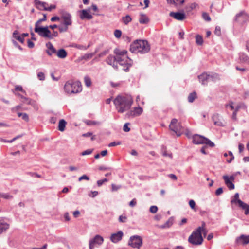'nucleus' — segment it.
I'll return each mask as SVG.
<instances>
[{
    "label": "nucleus",
    "mask_w": 249,
    "mask_h": 249,
    "mask_svg": "<svg viewBox=\"0 0 249 249\" xmlns=\"http://www.w3.org/2000/svg\"><path fill=\"white\" fill-rule=\"evenodd\" d=\"M113 103L118 112L123 113L131 108L133 100L132 96L128 94L118 95L114 100Z\"/></svg>",
    "instance_id": "1"
},
{
    "label": "nucleus",
    "mask_w": 249,
    "mask_h": 249,
    "mask_svg": "<svg viewBox=\"0 0 249 249\" xmlns=\"http://www.w3.org/2000/svg\"><path fill=\"white\" fill-rule=\"evenodd\" d=\"M150 46L147 41L142 40H137L130 45V50L132 53H145L150 50Z\"/></svg>",
    "instance_id": "2"
},
{
    "label": "nucleus",
    "mask_w": 249,
    "mask_h": 249,
    "mask_svg": "<svg viewBox=\"0 0 249 249\" xmlns=\"http://www.w3.org/2000/svg\"><path fill=\"white\" fill-rule=\"evenodd\" d=\"M64 89L67 94H76L80 92L82 90V86L80 81L71 80L65 83Z\"/></svg>",
    "instance_id": "3"
},
{
    "label": "nucleus",
    "mask_w": 249,
    "mask_h": 249,
    "mask_svg": "<svg viewBox=\"0 0 249 249\" xmlns=\"http://www.w3.org/2000/svg\"><path fill=\"white\" fill-rule=\"evenodd\" d=\"M202 227H198L196 231H194L188 238V242L191 244L195 246L202 244L203 239L201 234Z\"/></svg>",
    "instance_id": "4"
},
{
    "label": "nucleus",
    "mask_w": 249,
    "mask_h": 249,
    "mask_svg": "<svg viewBox=\"0 0 249 249\" xmlns=\"http://www.w3.org/2000/svg\"><path fill=\"white\" fill-rule=\"evenodd\" d=\"M192 139L193 142L195 144H206L211 147L215 145L214 143L208 138L200 135H194Z\"/></svg>",
    "instance_id": "5"
},
{
    "label": "nucleus",
    "mask_w": 249,
    "mask_h": 249,
    "mask_svg": "<svg viewBox=\"0 0 249 249\" xmlns=\"http://www.w3.org/2000/svg\"><path fill=\"white\" fill-rule=\"evenodd\" d=\"M34 30L41 37L52 39V37L51 36V31L49 30L48 26L42 27L35 24Z\"/></svg>",
    "instance_id": "6"
},
{
    "label": "nucleus",
    "mask_w": 249,
    "mask_h": 249,
    "mask_svg": "<svg viewBox=\"0 0 249 249\" xmlns=\"http://www.w3.org/2000/svg\"><path fill=\"white\" fill-rule=\"evenodd\" d=\"M117 63L123 67V70L126 72L129 70V68L132 66L133 61L128 57L125 58L117 56Z\"/></svg>",
    "instance_id": "7"
},
{
    "label": "nucleus",
    "mask_w": 249,
    "mask_h": 249,
    "mask_svg": "<svg viewBox=\"0 0 249 249\" xmlns=\"http://www.w3.org/2000/svg\"><path fill=\"white\" fill-rule=\"evenodd\" d=\"M200 82L202 85H207L210 81H215L219 79V75L217 74H208L207 73H203L198 76Z\"/></svg>",
    "instance_id": "8"
},
{
    "label": "nucleus",
    "mask_w": 249,
    "mask_h": 249,
    "mask_svg": "<svg viewBox=\"0 0 249 249\" xmlns=\"http://www.w3.org/2000/svg\"><path fill=\"white\" fill-rule=\"evenodd\" d=\"M169 128L174 132L178 137L180 136L183 131V127L180 123H178V120L175 118L171 120Z\"/></svg>",
    "instance_id": "9"
},
{
    "label": "nucleus",
    "mask_w": 249,
    "mask_h": 249,
    "mask_svg": "<svg viewBox=\"0 0 249 249\" xmlns=\"http://www.w3.org/2000/svg\"><path fill=\"white\" fill-rule=\"evenodd\" d=\"M142 244V239L139 235H133L130 237L128 241V245L133 248L139 249Z\"/></svg>",
    "instance_id": "10"
},
{
    "label": "nucleus",
    "mask_w": 249,
    "mask_h": 249,
    "mask_svg": "<svg viewBox=\"0 0 249 249\" xmlns=\"http://www.w3.org/2000/svg\"><path fill=\"white\" fill-rule=\"evenodd\" d=\"M143 109L140 107H134L129 110L125 114V116L129 118H132L140 116L142 114Z\"/></svg>",
    "instance_id": "11"
},
{
    "label": "nucleus",
    "mask_w": 249,
    "mask_h": 249,
    "mask_svg": "<svg viewBox=\"0 0 249 249\" xmlns=\"http://www.w3.org/2000/svg\"><path fill=\"white\" fill-rule=\"evenodd\" d=\"M248 18L249 15L245 11H241L236 15L234 20L236 22H245L248 20Z\"/></svg>",
    "instance_id": "12"
},
{
    "label": "nucleus",
    "mask_w": 249,
    "mask_h": 249,
    "mask_svg": "<svg viewBox=\"0 0 249 249\" xmlns=\"http://www.w3.org/2000/svg\"><path fill=\"white\" fill-rule=\"evenodd\" d=\"M104 241L103 238L99 235H96L89 243V249H93L95 244L101 245Z\"/></svg>",
    "instance_id": "13"
},
{
    "label": "nucleus",
    "mask_w": 249,
    "mask_h": 249,
    "mask_svg": "<svg viewBox=\"0 0 249 249\" xmlns=\"http://www.w3.org/2000/svg\"><path fill=\"white\" fill-rule=\"evenodd\" d=\"M71 18V15L69 13L63 12L61 16V18L63 20V25L68 26L71 25L72 24Z\"/></svg>",
    "instance_id": "14"
},
{
    "label": "nucleus",
    "mask_w": 249,
    "mask_h": 249,
    "mask_svg": "<svg viewBox=\"0 0 249 249\" xmlns=\"http://www.w3.org/2000/svg\"><path fill=\"white\" fill-rule=\"evenodd\" d=\"M169 16L171 17L174 18L175 19L182 21L185 19L186 15L185 13L182 12H171L169 13Z\"/></svg>",
    "instance_id": "15"
},
{
    "label": "nucleus",
    "mask_w": 249,
    "mask_h": 249,
    "mask_svg": "<svg viewBox=\"0 0 249 249\" xmlns=\"http://www.w3.org/2000/svg\"><path fill=\"white\" fill-rule=\"evenodd\" d=\"M123 236V232L122 231H119L116 233L111 234L110 239L113 243H117L120 241Z\"/></svg>",
    "instance_id": "16"
},
{
    "label": "nucleus",
    "mask_w": 249,
    "mask_h": 249,
    "mask_svg": "<svg viewBox=\"0 0 249 249\" xmlns=\"http://www.w3.org/2000/svg\"><path fill=\"white\" fill-rule=\"evenodd\" d=\"M107 63L109 65L112 66L113 68L117 69V56H114L112 55H109L106 59Z\"/></svg>",
    "instance_id": "17"
},
{
    "label": "nucleus",
    "mask_w": 249,
    "mask_h": 249,
    "mask_svg": "<svg viewBox=\"0 0 249 249\" xmlns=\"http://www.w3.org/2000/svg\"><path fill=\"white\" fill-rule=\"evenodd\" d=\"M236 242L238 244L245 245L249 243V235H241L236 238Z\"/></svg>",
    "instance_id": "18"
},
{
    "label": "nucleus",
    "mask_w": 249,
    "mask_h": 249,
    "mask_svg": "<svg viewBox=\"0 0 249 249\" xmlns=\"http://www.w3.org/2000/svg\"><path fill=\"white\" fill-rule=\"evenodd\" d=\"M34 3L36 8L40 10H46L48 4L45 2H42L39 0H35Z\"/></svg>",
    "instance_id": "19"
},
{
    "label": "nucleus",
    "mask_w": 249,
    "mask_h": 249,
    "mask_svg": "<svg viewBox=\"0 0 249 249\" xmlns=\"http://www.w3.org/2000/svg\"><path fill=\"white\" fill-rule=\"evenodd\" d=\"M46 46L47 48V50H46V53L49 55L51 56L53 54L55 53H56V51L52 43L50 42H49L46 44Z\"/></svg>",
    "instance_id": "20"
},
{
    "label": "nucleus",
    "mask_w": 249,
    "mask_h": 249,
    "mask_svg": "<svg viewBox=\"0 0 249 249\" xmlns=\"http://www.w3.org/2000/svg\"><path fill=\"white\" fill-rule=\"evenodd\" d=\"M80 18L82 20L85 19L89 20L92 19L93 17L87 10L84 9L81 11Z\"/></svg>",
    "instance_id": "21"
},
{
    "label": "nucleus",
    "mask_w": 249,
    "mask_h": 249,
    "mask_svg": "<svg viewBox=\"0 0 249 249\" xmlns=\"http://www.w3.org/2000/svg\"><path fill=\"white\" fill-rule=\"evenodd\" d=\"M223 178L225 181V184L230 190H233L234 189V185L231 181L230 180L229 177L227 175L223 176Z\"/></svg>",
    "instance_id": "22"
},
{
    "label": "nucleus",
    "mask_w": 249,
    "mask_h": 249,
    "mask_svg": "<svg viewBox=\"0 0 249 249\" xmlns=\"http://www.w3.org/2000/svg\"><path fill=\"white\" fill-rule=\"evenodd\" d=\"M219 116V115L218 114H214L213 116L212 119L213 121L214 124L219 126H224V124L220 120L218 119Z\"/></svg>",
    "instance_id": "23"
},
{
    "label": "nucleus",
    "mask_w": 249,
    "mask_h": 249,
    "mask_svg": "<svg viewBox=\"0 0 249 249\" xmlns=\"http://www.w3.org/2000/svg\"><path fill=\"white\" fill-rule=\"evenodd\" d=\"M9 227V225L3 219L0 220V234L7 230Z\"/></svg>",
    "instance_id": "24"
},
{
    "label": "nucleus",
    "mask_w": 249,
    "mask_h": 249,
    "mask_svg": "<svg viewBox=\"0 0 249 249\" xmlns=\"http://www.w3.org/2000/svg\"><path fill=\"white\" fill-rule=\"evenodd\" d=\"M12 36L16 40L19 41L21 43L23 44L24 42V38L22 37L21 35H19V32L18 30H15L13 33Z\"/></svg>",
    "instance_id": "25"
},
{
    "label": "nucleus",
    "mask_w": 249,
    "mask_h": 249,
    "mask_svg": "<svg viewBox=\"0 0 249 249\" xmlns=\"http://www.w3.org/2000/svg\"><path fill=\"white\" fill-rule=\"evenodd\" d=\"M240 203L238 204L239 206L241 207L243 210H245V214L246 215L249 214V205L242 201H239Z\"/></svg>",
    "instance_id": "26"
},
{
    "label": "nucleus",
    "mask_w": 249,
    "mask_h": 249,
    "mask_svg": "<svg viewBox=\"0 0 249 249\" xmlns=\"http://www.w3.org/2000/svg\"><path fill=\"white\" fill-rule=\"evenodd\" d=\"M149 21L147 16L144 14H141L139 21L141 24H146Z\"/></svg>",
    "instance_id": "27"
},
{
    "label": "nucleus",
    "mask_w": 249,
    "mask_h": 249,
    "mask_svg": "<svg viewBox=\"0 0 249 249\" xmlns=\"http://www.w3.org/2000/svg\"><path fill=\"white\" fill-rule=\"evenodd\" d=\"M67 55L66 51L64 49H61L57 52V56L60 58H65Z\"/></svg>",
    "instance_id": "28"
},
{
    "label": "nucleus",
    "mask_w": 249,
    "mask_h": 249,
    "mask_svg": "<svg viewBox=\"0 0 249 249\" xmlns=\"http://www.w3.org/2000/svg\"><path fill=\"white\" fill-rule=\"evenodd\" d=\"M66 124L67 122L65 120L61 119L59 122L58 130L61 132H63L65 130Z\"/></svg>",
    "instance_id": "29"
},
{
    "label": "nucleus",
    "mask_w": 249,
    "mask_h": 249,
    "mask_svg": "<svg viewBox=\"0 0 249 249\" xmlns=\"http://www.w3.org/2000/svg\"><path fill=\"white\" fill-rule=\"evenodd\" d=\"M114 53L116 54V56H120L122 57H124V55L127 53V51L125 50H120L119 49H116L114 50Z\"/></svg>",
    "instance_id": "30"
},
{
    "label": "nucleus",
    "mask_w": 249,
    "mask_h": 249,
    "mask_svg": "<svg viewBox=\"0 0 249 249\" xmlns=\"http://www.w3.org/2000/svg\"><path fill=\"white\" fill-rule=\"evenodd\" d=\"M239 59L242 62L248 63L249 61V57L244 53H240L239 54Z\"/></svg>",
    "instance_id": "31"
},
{
    "label": "nucleus",
    "mask_w": 249,
    "mask_h": 249,
    "mask_svg": "<svg viewBox=\"0 0 249 249\" xmlns=\"http://www.w3.org/2000/svg\"><path fill=\"white\" fill-rule=\"evenodd\" d=\"M122 21L125 25H127L132 21V18L130 16L127 15L124 17L122 18Z\"/></svg>",
    "instance_id": "32"
},
{
    "label": "nucleus",
    "mask_w": 249,
    "mask_h": 249,
    "mask_svg": "<svg viewBox=\"0 0 249 249\" xmlns=\"http://www.w3.org/2000/svg\"><path fill=\"white\" fill-rule=\"evenodd\" d=\"M97 52V51H95L94 53H86L82 56L81 59L85 60H89L91 59L95 55Z\"/></svg>",
    "instance_id": "33"
},
{
    "label": "nucleus",
    "mask_w": 249,
    "mask_h": 249,
    "mask_svg": "<svg viewBox=\"0 0 249 249\" xmlns=\"http://www.w3.org/2000/svg\"><path fill=\"white\" fill-rule=\"evenodd\" d=\"M239 193H235L233 196V198L231 201V204L238 203L239 204L240 203L239 201H241L240 199H239Z\"/></svg>",
    "instance_id": "34"
},
{
    "label": "nucleus",
    "mask_w": 249,
    "mask_h": 249,
    "mask_svg": "<svg viewBox=\"0 0 249 249\" xmlns=\"http://www.w3.org/2000/svg\"><path fill=\"white\" fill-rule=\"evenodd\" d=\"M90 44H89L87 46H84V45H81V44H73L72 45V46L73 47L76 48L78 49L84 50H87L90 47Z\"/></svg>",
    "instance_id": "35"
},
{
    "label": "nucleus",
    "mask_w": 249,
    "mask_h": 249,
    "mask_svg": "<svg viewBox=\"0 0 249 249\" xmlns=\"http://www.w3.org/2000/svg\"><path fill=\"white\" fill-rule=\"evenodd\" d=\"M197 95L196 92H193L189 94L188 97V102L190 103H192L194 102L195 99L196 98Z\"/></svg>",
    "instance_id": "36"
},
{
    "label": "nucleus",
    "mask_w": 249,
    "mask_h": 249,
    "mask_svg": "<svg viewBox=\"0 0 249 249\" xmlns=\"http://www.w3.org/2000/svg\"><path fill=\"white\" fill-rule=\"evenodd\" d=\"M196 43L198 45H202L203 43V39L201 36L197 35L196 36Z\"/></svg>",
    "instance_id": "37"
},
{
    "label": "nucleus",
    "mask_w": 249,
    "mask_h": 249,
    "mask_svg": "<svg viewBox=\"0 0 249 249\" xmlns=\"http://www.w3.org/2000/svg\"><path fill=\"white\" fill-rule=\"evenodd\" d=\"M84 82L85 85L87 87H89L91 85V78L88 76H86L84 77Z\"/></svg>",
    "instance_id": "38"
},
{
    "label": "nucleus",
    "mask_w": 249,
    "mask_h": 249,
    "mask_svg": "<svg viewBox=\"0 0 249 249\" xmlns=\"http://www.w3.org/2000/svg\"><path fill=\"white\" fill-rule=\"evenodd\" d=\"M18 117H21L22 119L27 122L29 121V117L27 113H18Z\"/></svg>",
    "instance_id": "39"
},
{
    "label": "nucleus",
    "mask_w": 249,
    "mask_h": 249,
    "mask_svg": "<svg viewBox=\"0 0 249 249\" xmlns=\"http://www.w3.org/2000/svg\"><path fill=\"white\" fill-rule=\"evenodd\" d=\"M43 17L41 19H39V20H38L35 23V24H36L37 25H39L40 24L43 22V21H45L47 19V16H46V14H43Z\"/></svg>",
    "instance_id": "40"
},
{
    "label": "nucleus",
    "mask_w": 249,
    "mask_h": 249,
    "mask_svg": "<svg viewBox=\"0 0 249 249\" xmlns=\"http://www.w3.org/2000/svg\"><path fill=\"white\" fill-rule=\"evenodd\" d=\"M0 196L6 199H9L13 198V196L8 194L0 193Z\"/></svg>",
    "instance_id": "41"
},
{
    "label": "nucleus",
    "mask_w": 249,
    "mask_h": 249,
    "mask_svg": "<svg viewBox=\"0 0 249 249\" xmlns=\"http://www.w3.org/2000/svg\"><path fill=\"white\" fill-rule=\"evenodd\" d=\"M68 26H65V25L58 26V29L60 32L62 33V32H67L68 31Z\"/></svg>",
    "instance_id": "42"
},
{
    "label": "nucleus",
    "mask_w": 249,
    "mask_h": 249,
    "mask_svg": "<svg viewBox=\"0 0 249 249\" xmlns=\"http://www.w3.org/2000/svg\"><path fill=\"white\" fill-rule=\"evenodd\" d=\"M205 226V223L204 222H202V226H200V227H202L201 229V234H203L204 236H205L207 233V230L206 229H205L204 227Z\"/></svg>",
    "instance_id": "43"
},
{
    "label": "nucleus",
    "mask_w": 249,
    "mask_h": 249,
    "mask_svg": "<svg viewBox=\"0 0 249 249\" xmlns=\"http://www.w3.org/2000/svg\"><path fill=\"white\" fill-rule=\"evenodd\" d=\"M127 217L125 215H121L119 217V221L122 223L126 222Z\"/></svg>",
    "instance_id": "44"
},
{
    "label": "nucleus",
    "mask_w": 249,
    "mask_h": 249,
    "mask_svg": "<svg viewBox=\"0 0 249 249\" xmlns=\"http://www.w3.org/2000/svg\"><path fill=\"white\" fill-rule=\"evenodd\" d=\"M114 34L116 38H119L122 35V32L120 30H115Z\"/></svg>",
    "instance_id": "45"
},
{
    "label": "nucleus",
    "mask_w": 249,
    "mask_h": 249,
    "mask_svg": "<svg viewBox=\"0 0 249 249\" xmlns=\"http://www.w3.org/2000/svg\"><path fill=\"white\" fill-rule=\"evenodd\" d=\"M203 18L204 20L207 21H210L211 20V18L207 13H203L202 14Z\"/></svg>",
    "instance_id": "46"
},
{
    "label": "nucleus",
    "mask_w": 249,
    "mask_h": 249,
    "mask_svg": "<svg viewBox=\"0 0 249 249\" xmlns=\"http://www.w3.org/2000/svg\"><path fill=\"white\" fill-rule=\"evenodd\" d=\"M37 77L41 81H43L45 79L44 74L41 72H38L37 73Z\"/></svg>",
    "instance_id": "47"
},
{
    "label": "nucleus",
    "mask_w": 249,
    "mask_h": 249,
    "mask_svg": "<svg viewBox=\"0 0 249 249\" xmlns=\"http://www.w3.org/2000/svg\"><path fill=\"white\" fill-rule=\"evenodd\" d=\"M15 91H19L24 93H26L25 91L23 89L22 86L18 85L16 86L15 89Z\"/></svg>",
    "instance_id": "48"
},
{
    "label": "nucleus",
    "mask_w": 249,
    "mask_h": 249,
    "mask_svg": "<svg viewBox=\"0 0 249 249\" xmlns=\"http://www.w3.org/2000/svg\"><path fill=\"white\" fill-rule=\"evenodd\" d=\"M108 179L107 178H104L103 179L99 180L97 182V185L98 186H101L103 185V184L105 182H107Z\"/></svg>",
    "instance_id": "49"
},
{
    "label": "nucleus",
    "mask_w": 249,
    "mask_h": 249,
    "mask_svg": "<svg viewBox=\"0 0 249 249\" xmlns=\"http://www.w3.org/2000/svg\"><path fill=\"white\" fill-rule=\"evenodd\" d=\"M158 211V207L156 206H152L150 208V212L152 213H155Z\"/></svg>",
    "instance_id": "50"
},
{
    "label": "nucleus",
    "mask_w": 249,
    "mask_h": 249,
    "mask_svg": "<svg viewBox=\"0 0 249 249\" xmlns=\"http://www.w3.org/2000/svg\"><path fill=\"white\" fill-rule=\"evenodd\" d=\"M121 186L120 185H116L114 184H112L111 185V188H112V191H116L118 190V189H120Z\"/></svg>",
    "instance_id": "51"
},
{
    "label": "nucleus",
    "mask_w": 249,
    "mask_h": 249,
    "mask_svg": "<svg viewBox=\"0 0 249 249\" xmlns=\"http://www.w3.org/2000/svg\"><path fill=\"white\" fill-rule=\"evenodd\" d=\"M12 42L15 47L18 48L20 50H23L22 48L18 43V42L16 41H15V40H12Z\"/></svg>",
    "instance_id": "52"
},
{
    "label": "nucleus",
    "mask_w": 249,
    "mask_h": 249,
    "mask_svg": "<svg viewBox=\"0 0 249 249\" xmlns=\"http://www.w3.org/2000/svg\"><path fill=\"white\" fill-rule=\"evenodd\" d=\"M92 152V150L88 149V150H85V151H83L81 153V155H83V156L89 155Z\"/></svg>",
    "instance_id": "53"
},
{
    "label": "nucleus",
    "mask_w": 249,
    "mask_h": 249,
    "mask_svg": "<svg viewBox=\"0 0 249 249\" xmlns=\"http://www.w3.org/2000/svg\"><path fill=\"white\" fill-rule=\"evenodd\" d=\"M121 143L120 142H112L108 144V146L109 147L115 146H117V145H120Z\"/></svg>",
    "instance_id": "54"
},
{
    "label": "nucleus",
    "mask_w": 249,
    "mask_h": 249,
    "mask_svg": "<svg viewBox=\"0 0 249 249\" xmlns=\"http://www.w3.org/2000/svg\"><path fill=\"white\" fill-rule=\"evenodd\" d=\"M238 109H239V107H237L234 111L232 113V119L234 120H236L237 118H236V115H237V111H238Z\"/></svg>",
    "instance_id": "55"
},
{
    "label": "nucleus",
    "mask_w": 249,
    "mask_h": 249,
    "mask_svg": "<svg viewBox=\"0 0 249 249\" xmlns=\"http://www.w3.org/2000/svg\"><path fill=\"white\" fill-rule=\"evenodd\" d=\"M108 53V50H105V51L102 52L101 53H100L98 55V56L99 57H103L104 56H105L106 55H107Z\"/></svg>",
    "instance_id": "56"
},
{
    "label": "nucleus",
    "mask_w": 249,
    "mask_h": 249,
    "mask_svg": "<svg viewBox=\"0 0 249 249\" xmlns=\"http://www.w3.org/2000/svg\"><path fill=\"white\" fill-rule=\"evenodd\" d=\"M83 179H85V180H89V178L88 176H87L86 175H83V176H82L81 177L79 178L78 180L79 181H81Z\"/></svg>",
    "instance_id": "57"
},
{
    "label": "nucleus",
    "mask_w": 249,
    "mask_h": 249,
    "mask_svg": "<svg viewBox=\"0 0 249 249\" xmlns=\"http://www.w3.org/2000/svg\"><path fill=\"white\" fill-rule=\"evenodd\" d=\"M129 123H125L123 126V130L125 132H129L130 131V128L128 127V125Z\"/></svg>",
    "instance_id": "58"
},
{
    "label": "nucleus",
    "mask_w": 249,
    "mask_h": 249,
    "mask_svg": "<svg viewBox=\"0 0 249 249\" xmlns=\"http://www.w3.org/2000/svg\"><path fill=\"white\" fill-rule=\"evenodd\" d=\"M98 194V192L97 191H91L89 194V196L92 197H94L95 196H96Z\"/></svg>",
    "instance_id": "59"
},
{
    "label": "nucleus",
    "mask_w": 249,
    "mask_h": 249,
    "mask_svg": "<svg viewBox=\"0 0 249 249\" xmlns=\"http://www.w3.org/2000/svg\"><path fill=\"white\" fill-rule=\"evenodd\" d=\"M22 102L24 103H26L28 104H31V100L30 98H27L26 97H24V99H22Z\"/></svg>",
    "instance_id": "60"
},
{
    "label": "nucleus",
    "mask_w": 249,
    "mask_h": 249,
    "mask_svg": "<svg viewBox=\"0 0 249 249\" xmlns=\"http://www.w3.org/2000/svg\"><path fill=\"white\" fill-rule=\"evenodd\" d=\"M223 189L221 187L218 188L215 191V195L216 196H219L223 193Z\"/></svg>",
    "instance_id": "61"
},
{
    "label": "nucleus",
    "mask_w": 249,
    "mask_h": 249,
    "mask_svg": "<svg viewBox=\"0 0 249 249\" xmlns=\"http://www.w3.org/2000/svg\"><path fill=\"white\" fill-rule=\"evenodd\" d=\"M214 33L217 36H220L221 34V30L220 27L217 26L215 28Z\"/></svg>",
    "instance_id": "62"
},
{
    "label": "nucleus",
    "mask_w": 249,
    "mask_h": 249,
    "mask_svg": "<svg viewBox=\"0 0 249 249\" xmlns=\"http://www.w3.org/2000/svg\"><path fill=\"white\" fill-rule=\"evenodd\" d=\"M190 207L192 209H194L195 207V202L193 200H190L189 202Z\"/></svg>",
    "instance_id": "63"
},
{
    "label": "nucleus",
    "mask_w": 249,
    "mask_h": 249,
    "mask_svg": "<svg viewBox=\"0 0 249 249\" xmlns=\"http://www.w3.org/2000/svg\"><path fill=\"white\" fill-rule=\"evenodd\" d=\"M27 43H28V47L29 48H33L35 46L34 43L29 39L28 40Z\"/></svg>",
    "instance_id": "64"
}]
</instances>
